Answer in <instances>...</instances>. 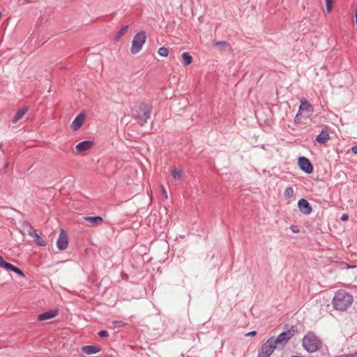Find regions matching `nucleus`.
<instances>
[{
	"instance_id": "18",
	"label": "nucleus",
	"mask_w": 357,
	"mask_h": 357,
	"mask_svg": "<svg viewBox=\"0 0 357 357\" xmlns=\"http://www.w3.org/2000/svg\"><path fill=\"white\" fill-rule=\"evenodd\" d=\"M28 107H24L22 108L19 109L17 112L15 113L13 119V123H17L20 119H21L23 116L25 114V113L27 112Z\"/></svg>"
},
{
	"instance_id": "33",
	"label": "nucleus",
	"mask_w": 357,
	"mask_h": 357,
	"mask_svg": "<svg viewBox=\"0 0 357 357\" xmlns=\"http://www.w3.org/2000/svg\"><path fill=\"white\" fill-rule=\"evenodd\" d=\"M349 219V216L347 214H343L341 217V220L343 221H347Z\"/></svg>"
},
{
	"instance_id": "24",
	"label": "nucleus",
	"mask_w": 357,
	"mask_h": 357,
	"mask_svg": "<svg viewBox=\"0 0 357 357\" xmlns=\"http://www.w3.org/2000/svg\"><path fill=\"white\" fill-rule=\"evenodd\" d=\"M158 53L160 56L167 57L169 54V50L165 47H160Z\"/></svg>"
},
{
	"instance_id": "28",
	"label": "nucleus",
	"mask_w": 357,
	"mask_h": 357,
	"mask_svg": "<svg viewBox=\"0 0 357 357\" xmlns=\"http://www.w3.org/2000/svg\"><path fill=\"white\" fill-rule=\"evenodd\" d=\"M126 324L122 321H112L113 328H121L123 326Z\"/></svg>"
},
{
	"instance_id": "10",
	"label": "nucleus",
	"mask_w": 357,
	"mask_h": 357,
	"mask_svg": "<svg viewBox=\"0 0 357 357\" xmlns=\"http://www.w3.org/2000/svg\"><path fill=\"white\" fill-rule=\"evenodd\" d=\"M85 118L86 116L84 113L81 112L80 114H79L72 122V128L74 130H78L84 123Z\"/></svg>"
},
{
	"instance_id": "11",
	"label": "nucleus",
	"mask_w": 357,
	"mask_h": 357,
	"mask_svg": "<svg viewBox=\"0 0 357 357\" xmlns=\"http://www.w3.org/2000/svg\"><path fill=\"white\" fill-rule=\"evenodd\" d=\"M298 207L300 211L305 215H308L312 212V208L309 202L305 199H301L298 201Z\"/></svg>"
},
{
	"instance_id": "38",
	"label": "nucleus",
	"mask_w": 357,
	"mask_h": 357,
	"mask_svg": "<svg viewBox=\"0 0 357 357\" xmlns=\"http://www.w3.org/2000/svg\"><path fill=\"white\" fill-rule=\"evenodd\" d=\"M343 263H339V265H338V267L340 266H343Z\"/></svg>"
},
{
	"instance_id": "22",
	"label": "nucleus",
	"mask_w": 357,
	"mask_h": 357,
	"mask_svg": "<svg viewBox=\"0 0 357 357\" xmlns=\"http://www.w3.org/2000/svg\"><path fill=\"white\" fill-rule=\"evenodd\" d=\"M181 57L185 66L190 65L192 63V57L190 55L189 53H183Z\"/></svg>"
},
{
	"instance_id": "14",
	"label": "nucleus",
	"mask_w": 357,
	"mask_h": 357,
	"mask_svg": "<svg viewBox=\"0 0 357 357\" xmlns=\"http://www.w3.org/2000/svg\"><path fill=\"white\" fill-rule=\"evenodd\" d=\"M58 314L57 310H50L38 314V320L40 321H46L55 317Z\"/></svg>"
},
{
	"instance_id": "36",
	"label": "nucleus",
	"mask_w": 357,
	"mask_h": 357,
	"mask_svg": "<svg viewBox=\"0 0 357 357\" xmlns=\"http://www.w3.org/2000/svg\"><path fill=\"white\" fill-rule=\"evenodd\" d=\"M331 303L335 305V296L332 298Z\"/></svg>"
},
{
	"instance_id": "34",
	"label": "nucleus",
	"mask_w": 357,
	"mask_h": 357,
	"mask_svg": "<svg viewBox=\"0 0 357 357\" xmlns=\"http://www.w3.org/2000/svg\"><path fill=\"white\" fill-rule=\"evenodd\" d=\"M351 151L354 154H357V146H354L351 148Z\"/></svg>"
},
{
	"instance_id": "40",
	"label": "nucleus",
	"mask_w": 357,
	"mask_h": 357,
	"mask_svg": "<svg viewBox=\"0 0 357 357\" xmlns=\"http://www.w3.org/2000/svg\"><path fill=\"white\" fill-rule=\"evenodd\" d=\"M356 282H357V280H356Z\"/></svg>"
},
{
	"instance_id": "32",
	"label": "nucleus",
	"mask_w": 357,
	"mask_h": 357,
	"mask_svg": "<svg viewBox=\"0 0 357 357\" xmlns=\"http://www.w3.org/2000/svg\"><path fill=\"white\" fill-rule=\"evenodd\" d=\"M257 335V332L255 331H250L245 334V336H255Z\"/></svg>"
},
{
	"instance_id": "27",
	"label": "nucleus",
	"mask_w": 357,
	"mask_h": 357,
	"mask_svg": "<svg viewBox=\"0 0 357 357\" xmlns=\"http://www.w3.org/2000/svg\"><path fill=\"white\" fill-rule=\"evenodd\" d=\"M326 5V10L328 13H331L333 8V1L332 0H325Z\"/></svg>"
},
{
	"instance_id": "5",
	"label": "nucleus",
	"mask_w": 357,
	"mask_h": 357,
	"mask_svg": "<svg viewBox=\"0 0 357 357\" xmlns=\"http://www.w3.org/2000/svg\"><path fill=\"white\" fill-rule=\"evenodd\" d=\"M146 35L144 31L137 33L132 40V45L130 52L132 54H136L141 51L144 44L146 42Z\"/></svg>"
},
{
	"instance_id": "16",
	"label": "nucleus",
	"mask_w": 357,
	"mask_h": 357,
	"mask_svg": "<svg viewBox=\"0 0 357 357\" xmlns=\"http://www.w3.org/2000/svg\"><path fill=\"white\" fill-rule=\"evenodd\" d=\"M329 139V134L326 130H322L321 133L316 137V141L319 144H325Z\"/></svg>"
},
{
	"instance_id": "30",
	"label": "nucleus",
	"mask_w": 357,
	"mask_h": 357,
	"mask_svg": "<svg viewBox=\"0 0 357 357\" xmlns=\"http://www.w3.org/2000/svg\"><path fill=\"white\" fill-rule=\"evenodd\" d=\"M161 192H162V195L164 197V198L167 199L168 198V195H167V190H165V187L162 185L161 186Z\"/></svg>"
},
{
	"instance_id": "15",
	"label": "nucleus",
	"mask_w": 357,
	"mask_h": 357,
	"mask_svg": "<svg viewBox=\"0 0 357 357\" xmlns=\"http://www.w3.org/2000/svg\"><path fill=\"white\" fill-rule=\"evenodd\" d=\"M84 220L89 222L91 226H99L102 223V218L100 216H85L83 218Z\"/></svg>"
},
{
	"instance_id": "21",
	"label": "nucleus",
	"mask_w": 357,
	"mask_h": 357,
	"mask_svg": "<svg viewBox=\"0 0 357 357\" xmlns=\"http://www.w3.org/2000/svg\"><path fill=\"white\" fill-rule=\"evenodd\" d=\"M128 26H123L116 34L114 40L117 42L128 31Z\"/></svg>"
},
{
	"instance_id": "31",
	"label": "nucleus",
	"mask_w": 357,
	"mask_h": 357,
	"mask_svg": "<svg viewBox=\"0 0 357 357\" xmlns=\"http://www.w3.org/2000/svg\"><path fill=\"white\" fill-rule=\"evenodd\" d=\"M301 113H300L299 112L297 113V114L296 115L295 118H294V122L296 123H298L301 122Z\"/></svg>"
},
{
	"instance_id": "6",
	"label": "nucleus",
	"mask_w": 357,
	"mask_h": 357,
	"mask_svg": "<svg viewBox=\"0 0 357 357\" xmlns=\"http://www.w3.org/2000/svg\"><path fill=\"white\" fill-rule=\"evenodd\" d=\"M275 342H273V337L269 338L263 345L259 352L258 357H270L276 349Z\"/></svg>"
},
{
	"instance_id": "20",
	"label": "nucleus",
	"mask_w": 357,
	"mask_h": 357,
	"mask_svg": "<svg viewBox=\"0 0 357 357\" xmlns=\"http://www.w3.org/2000/svg\"><path fill=\"white\" fill-rule=\"evenodd\" d=\"M24 229H26L27 234L33 237V238H35V239L36 238H38V234L36 233V231L33 229V227H31V225L29 224V223H25L24 225Z\"/></svg>"
},
{
	"instance_id": "9",
	"label": "nucleus",
	"mask_w": 357,
	"mask_h": 357,
	"mask_svg": "<svg viewBox=\"0 0 357 357\" xmlns=\"http://www.w3.org/2000/svg\"><path fill=\"white\" fill-rule=\"evenodd\" d=\"M68 244V236L63 229H61L59 238L56 241L57 248L60 250H63L67 248Z\"/></svg>"
},
{
	"instance_id": "2",
	"label": "nucleus",
	"mask_w": 357,
	"mask_h": 357,
	"mask_svg": "<svg viewBox=\"0 0 357 357\" xmlns=\"http://www.w3.org/2000/svg\"><path fill=\"white\" fill-rule=\"evenodd\" d=\"M302 345L307 352L313 353L321 349L322 342L313 332H308L303 338Z\"/></svg>"
},
{
	"instance_id": "3",
	"label": "nucleus",
	"mask_w": 357,
	"mask_h": 357,
	"mask_svg": "<svg viewBox=\"0 0 357 357\" xmlns=\"http://www.w3.org/2000/svg\"><path fill=\"white\" fill-rule=\"evenodd\" d=\"M353 303V296L349 293L339 290L336 293V310H346Z\"/></svg>"
},
{
	"instance_id": "17",
	"label": "nucleus",
	"mask_w": 357,
	"mask_h": 357,
	"mask_svg": "<svg viewBox=\"0 0 357 357\" xmlns=\"http://www.w3.org/2000/svg\"><path fill=\"white\" fill-rule=\"evenodd\" d=\"M214 47L220 51H230L231 46L225 41H218L214 43Z\"/></svg>"
},
{
	"instance_id": "39",
	"label": "nucleus",
	"mask_w": 357,
	"mask_h": 357,
	"mask_svg": "<svg viewBox=\"0 0 357 357\" xmlns=\"http://www.w3.org/2000/svg\"><path fill=\"white\" fill-rule=\"evenodd\" d=\"M347 268H351V266H347Z\"/></svg>"
},
{
	"instance_id": "37",
	"label": "nucleus",
	"mask_w": 357,
	"mask_h": 357,
	"mask_svg": "<svg viewBox=\"0 0 357 357\" xmlns=\"http://www.w3.org/2000/svg\"><path fill=\"white\" fill-rule=\"evenodd\" d=\"M7 168H8V164H7V163H6V165H4V169H5V170H6Z\"/></svg>"
},
{
	"instance_id": "19",
	"label": "nucleus",
	"mask_w": 357,
	"mask_h": 357,
	"mask_svg": "<svg viewBox=\"0 0 357 357\" xmlns=\"http://www.w3.org/2000/svg\"><path fill=\"white\" fill-rule=\"evenodd\" d=\"M82 350L84 353L89 355L98 353L100 351V349L96 346L89 345L83 347Z\"/></svg>"
},
{
	"instance_id": "8",
	"label": "nucleus",
	"mask_w": 357,
	"mask_h": 357,
	"mask_svg": "<svg viewBox=\"0 0 357 357\" xmlns=\"http://www.w3.org/2000/svg\"><path fill=\"white\" fill-rule=\"evenodd\" d=\"M298 166L302 171L307 174H311L313 172V166L309 159L305 157L298 158Z\"/></svg>"
},
{
	"instance_id": "26",
	"label": "nucleus",
	"mask_w": 357,
	"mask_h": 357,
	"mask_svg": "<svg viewBox=\"0 0 357 357\" xmlns=\"http://www.w3.org/2000/svg\"><path fill=\"white\" fill-rule=\"evenodd\" d=\"M34 242L38 246H45L47 244L45 241L42 239L39 236L38 238L35 239Z\"/></svg>"
},
{
	"instance_id": "12",
	"label": "nucleus",
	"mask_w": 357,
	"mask_h": 357,
	"mask_svg": "<svg viewBox=\"0 0 357 357\" xmlns=\"http://www.w3.org/2000/svg\"><path fill=\"white\" fill-rule=\"evenodd\" d=\"M298 112L300 113H306L307 115H310L312 113L313 108L308 101L306 100H301Z\"/></svg>"
},
{
	"instance_id": "29",
	"label": "nucleus",
	"mask_w": 357,
	"mask_h": 357,
	"mask_svg": "<svg viewBox=\"0 0 357 357\" xmlns=\"http://www.w3.org/2000/svg\"><path fill=\"white\" fill-rule=\"evenodd\" d=\"M98 335L100 337H107L109 336L108 332L107 331H105V330H102V331H99L98 333Z\"/></svg>"
},
{
	"instance_id": "7",
	"label": "nucleus",
	"mask_w": 357,
	"mask_h": 357,
	"mask_svg": "<svg viewBox=\"0 0 357 357\" xmlns=\"http://www.w3.org/2000/svg\"><path fill=\"white\" fill-rule=\"evenodd\" d=\"M0 268H3L5 271H11L17 275L24 277V274L23 272L13 264L6 261L3 257L0 255Z\"/></svg>"
},
{
	"instance_id": "13",
	"label": "nucleus",
	"mask_w": 357,
	"mask_h": 357,
	"mask_svg": "<svg viewBox=\"0 0 357 357\" xmlns=\"http://www.w3.org/2000/svg\"><path fill=\"white\" fill-rule=\"evenodd\" d=\"M93 145V142L89 140H85L79 142L76 145L75 149L77 152L80 153L86 150H89Z\"/></svg>"
},
{
	"instance_id": "35",
	"label": "nucleus",
	"mask_w": 357,
	"mask_h": 357,
	"mask_svg": "<svg viewBox=\"0 0 357 357\" xmlns=\"http://www.w3.org/2000/svg\"><path fill=\"white\" fill-rule=\"evenodd\" d=\"M291 229L294 233H298L299 231L298 229H296L293 227H291Z\"/></svg>"
},
{
	"instance_id": "25",
	"label": "nucleus",
	"mask_w": 357,
	"mask_h": 357,
	"mask_svg": "<svg viewBox=\"0 0 357 357\" xmlns=\"http://www.w3.org/2000/svg\"><path fill=\"white\" fill-rule=\"evenodd\" d=\"M284 195L287 199L292 197L294 195V189L291 187H288L286 188Z\"/></svg>"
},
{
	"instance_id": "4",
	"label": "nucleus",
	"mask_w": 357,
	"mask_h": 357,
	"mask_svg": "<svg viewBox=\"0 0 357 357\" xmlns=\"http://www.w3.org/2000/svg\"><path fill=\"white\" fill-rule=\"evenodd\" d=\"M296 332L297 326H291L287 331L281 333L275 339L273 338V342H275L276 346L284 347Z\"/></svg>"
},
{
	"instance_id": "1",
	"label": "nucleus",
	"mask_w": 357,
	"mask_h": 357,
	"mask_svg": "<svg viewBox=\"0 0 357 357\" xmlns=\"http://www.w3.org/2000/svg\"><path fill=\"white\" fill-rule=\"evenodd\" d=\"M152 111V107L144 102H137L131 109V116L137 119L141 126L147 122Z\"/></svg>"
},
{
	"instance_id": "23",
	"label": "nucleus",
	"mask_w": 357,
	"mask_h": 357,
	"mask_svg": "<svg viewBox=\"0 0 357 357\" xmlns=\"http://www.w3.org/2000/svg\"><path fill=\"white\" fill-rule=\"evenodd\" d=\"M182 171L181 169L175 168L172 171V176L175 180H180L181 178Z\"/></svg>"
}]
</instances>
